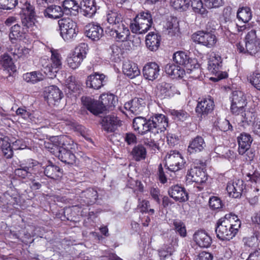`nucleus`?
I'll return each mask as SVG.
<instances>
[{
  "instance_id": "f257e3e1",
  "label": "nucleus",
  "mask_w": 260,
  "mask_h": 260,
  "mask_svg": "<svg viewBox=\"0 0 260 260\" xmlns=\"http://www.w3.org/2000/svg\"><path fill=\"white\" fill-rule=\"evenodd\" d=\"M45 147L63 163L73 165L76 157L74 150L76 146L73 140L67 135L52 137L50 142L45 143Z\"/></svg>"
},
{
  "instance_id": "f03ea898",
  "label": "nucleus",
  "mask_w": 260,
  "mask_h": 260,
  "mask_svg": "<svg viewBox=\"0 0 260 260\" xmlns=\"http://www.w3.org/2000/svg\"><path fill=\"white\" fill-rule=\"evenodd\" d=\"M35 12L32 6L29 5L24 10V15L21 17L22 27L18 24L12 26L10 30L9 38L12 43L17 40H22L26 38V34L32 30L35 25Z\"/></svg>"
},
{
  "instance_id": "7ed1b4c3",
  "label": "nucleus",
  "mask_w": 260,
  "mask_h": 260,
  "mask_svg": "<svg viewBox=\"0 0 260 260\" xmlns=\"http://www.w3.org/2000/svg\"><path fill=\"white\" fill-rule=\"evenodd\" d=\"M82 105L88 111L95 115L102 113L107 108L114 107L117 102V97L113 94H102L100 101H96L89 96H82L81 99Z\"/></svg>"
},
{
  "instance_id": "20e7f679",
  "label": "nucleus",
  "mask_w": 260,
  "mask_h": 260,
  "mask_svg": "<svg viewBox=\"0 0 260 260\" xmlns=\"http://www.w3.org/2000/svg\"><path fill=\"white\" fill-rule=\"evenodd\" d=\"M142 126L144 127L143 135L150 132L156 136L165 132L168 126V119L164 114H156L149 119L145 118V121L143 122Z\"/></svg>"
},
{
  "instance_id": "39448f33",
  "label": "nucleus",
  "mask_w": 260,
  "mask_h": 260,
  "mask_svg": "<svg viewBox=\"0 0 260 260\" xmlns=\"http://www.w3.org/2000/svg\"><path fill=\"white\" fill-rule=\"evenodd\" d=\"M152 24L151 13L149 11L141 12L131 21L130 28L133 33L145 34L150 29Z\"/></svg>"
},
{
  "instance_id": "423d86ee",
  "label": "nucleus",
  "mask_w": 260,
  "mask_h": 260,
  "mask_svg": "<svg viewBox=\"0 0 260 260\" xmlns=\"http://www.w3.org/2000/svg\"><path fill=\"white\" fill-rule=\"evenodd\" d=\"M60 35L66 41L75 38L79 32L77 24L70 18H65L58 21Z\"/></svg>"
},
{
  "instance_id": "0eeeda50",
  "label": "nucleus",
  "mask_w": 260,
  "mask_h": 260,
  "mask_svg": "<svg viewBox=\"0 0 260 260\" xmlns=\"http://www.w3.org/2000/svg\"><path fill=\"white\" fill-rule=\"evenodd\" d=\"M231 215H225L223 218L219 219L215 228L217 237L222 241L230 240L235 236V232L232 229Z\"/></svg>"
},
{
  "instance_id": "6e6552de",
  "label": "nucleus",
  "mask_w": 260,
  "mask_h": 260,
  "mask_svg": "<svg viewBox=\"0 0 260 260\" xmlns=\"http://www.w3.org/2000/svg\"><path fill=\"white\" fill-rule=\"evenodd\" d=\"M50 61L46 64L42 62L43 69L42 70L50 78L56 76V74L61 67V57L56 51H51Z\"/></svg>"
},
{
  "instance_id": "1a4fd4ad",
  "label": "nucleus",
  "mask_w": 260,
  "mask_h": 260,
  "mask_svg": "<svg viewBox=\"0 0 260 260\" xmlns=\"http://www.w3.org/2000/svg\"><path fill=\"white\" fill-rule=\"evenodd\" d=\"M185 162L181 154L176 150L170 151L166 156L165 167L168 171L175 173L182 169Z\"/></svg>"
},
{
  "instance_id": "9d476101",
  "label": "nucleus",
  "mask_w": 260,
  "mask_h": 260,
  "mask_svg": "<svg viewBox=\"0 0 260 260\" xmlns=\"http://www.w3.org/2000/svg\"><path fill=\"white\" fill-rule=\"evenodd\" d=\"M87 45L82 43L76 47L72 53L67 58L68 64L73 69L78 68L87 53Z\"/></svg>"
},
{
  "instance_id": "9b49d317",
  "label": "nucleus",
  "mask_w": 260,
  "mask_h": 260,
  "mask_svg": "<svg viewBox=\"0 0 260 260\" xmlns=\"http://www.w3.org/2000/svg\"><path fill=\"white\" fill-rule=\"evenodd\" d=\"M245 46L247 53L253 55L260 50V39L256 35V31L251 29L245 37Z\"/></svg>"
},
{
  "instance_id": "f8f14e48",
  "label": "nucleus",
  "mask_w": 260,
  "mask_h": 260,
  "mask_svg": "<svg viewBox=\"0 0 260 260\" xmlns=\"http://www.w3.org/2000/svg\"><path fill=\"white\" fill-rule=\"evenodd\" d=\"M39 167V162L35 160H28L26 164H21L19 168L15 170V174L22 178L29 179L35 174V171Z\"/></svg>"
},
{
  "instance_id": "ddd939ff",
  "label": "nucleus",
  "mask_w": 260,
  "mask_h": 260,
  "mask_svg": "<svg viewBox=\"0 0 260 260\" xmlns=\"http://www.w3.org/2000/svg\"><path fill=\"white\" fill-rule=\"evenodd\" d=\"M192 39L194 42L209 48L213 47L217 40L214 34L206 31H198L193 34Z\"/></svg>"
},
{
  "instance_id": "4468645a",
  "label": "nucleus",
  "mask_w": 260,
  "mask_h": 260,
  "mask_svg": "<svg viewBox=\"0 0 260 260\" xmlns=\"http://www.w3.org/2000/svg\"><path fill=\"white\" fill-rule=\"evenodd\" d=\"M174 61L177 63L183 65L187 70L192 71L193 69H198L200 64L197 59L191 58L187 54L183 51H178L174 54Z\"/></svg>"
},
{
  "instance_id": "2eb2a0df",
  "label": "nucleus",
  "mask_w": 260,
  "mask_h": 260,
  "mask_svg": "<svg viewBox=\"0 0 260 260\" xmlns=\"http://www.w3.org/2000/svg\"><path fill=\"white\" fill-rule=\"evenodd\" d=\"M246 97L243 92L241 91H234L231 97V112L235 114L239 115L245 106L246 105Z\"/></svg>"
},
{
  "instance_id": "dca6fc26",
  "label": "nucleus",
  "mask_w": 260,
  "mask_h": 260,
  "mask_svg": "<svg viewBox=\"0 0 260 260\" xmlns=\"http://www.w3.org/2000/svg\"><path fill=\"white\" fill-rule=\"evenodd\" d=\"M98 198L97 191L93 188H88L82 191L79 199L80 205H76L75 207L78 206L81 208L84 206L92 205L96 202Z\"/></svg>"
},
{
  "instance_id": "f3484780",
  "label": "nucleus",
  "mask_w": 260,
  "mask_h": 260,
  "mask_svg": "<svg viewBox=\"0 0 260 260\" xmlns=\"http://www.w3.org/2000/svg\"><path fill=\"white\" fill-rule=\"evenodd\" d=\"M245 187L242 180L235 179L228 183L226 189L230 197L238 198L242 196Z\"/></svg>"
},
{
  "instance_id": "a211bd4d",
  "label": "nucleus",
  "mask_w": 260,
  "mask_h": 260,
  "mask_svg": "<svg viewBox=\"0 0 260 260\" xmlns=\"http://www.w3.org/2000/svg\"><path fill=\"white\" fill-rule=\"evenodd\" d=\"M214 102L210 99H203L199 101L196 108L198 117L202 118L206 117L213 110Z\"/></svg>"
},
{
  "instance_id": "6ab92c4d",
  "label": "nucleus",
  "mask_w": 260,
  "mask_h": 260,
  "mask_svg": "<svg viewBox=\"0 0 260 260\" xmlns=\"http://www.w3.org/2000/svg\"><path fill=\"white\" fill-rule=\"evenodd\" d=\"M157 88L158 96L160 99L170 98L176 94H179L176 87L172 84L165 82L159 83Z\"/></svg>"
},
{
  "instance_id": "aec40b11",
  "label": "nucleus",
  "mask_w": 260,
  "mask_h": 260,
  "mask_svg": "<svg viewBox=\"0 0 260 260\" xmlns=\"http://www.w3.org/2000/svg\"><path fill=\"white\" fill-rule=\"evenodd\" d=\"M159 66L155 62L146 63L143 69V74L145 79L154 81L160 75Z\"/></svg>"
},
{
  "instance_id": "412c9836",
  "label": "nucleus",
  "mask_w": 260,
  "mask_h": 260,
  "mask_svg": "<svg viewBox=\"0 0 260 260\" xmlns=\"http://www.w3.org/2000/svg\"><path fill=\"white\" fill-rule=\"evenodd\" d=\"M146 103L144 99L135 98L124 104V108L135 115L142 113L145 109Z\"/></svg>"
},
{
  "instance_id": "4be33fe9",
  "label": "nucleus",
  "mask_w": 260,
  "mask_h": 260,
  "mask_svg": "<svg viewBox=\"0 0 260 260\" xmlns=\"http://www.w3.org/2000/svg\"><path fill=\"white\" fill-rule=\"evenodd\" d=\"M109 33L117 42L126 41L130 35L129 29L123 23L111 29Z\"/></svg>"
},
{
  "instance_id": "5701e85b",
  "label": "nucleus",
  "mask_w": 260,
  "mask_h": 260,
  "mask_svg": "<svg viewBox=\"0 0 260 260\" xmlns=\"http://www.w3.org/2000/svg\"><path fill=\"white\" fill-rule=\"evenodd\" d=\"M106 76L103 74L95 73L88 76L86 85L94 89H99L106 84Z\"/></svg>"
},
{
  "instance_id": "b1692460",
  "label": "nucleus",
  "mask_w": 260,
  "mask_h": 260,
  "mask_svg": "<svg viewBox=\"0 0 260 260\" xmlns=\"http://www.w3.org/2000/svg\"><path fill=\"white\" fill-rule=\"evenodd\" d=\"M187 176L192 182L200 184L206 182L208 178L206 172L201 168L197 167L191 168L188 171Z\"/></svg>"
},
{
  "instance_id": "393cba45",
  "label": "nucleus",
  "mask_w": 260,
  "mask_h": 260,
  "mask_svg": "<svg viewBox=\"0 0 260 260\" xmlns=\"http://www.w3.org/2000/svg\"><path fill=\"white\" fill-rule=\"evenodd\" d=\"M168 193L176 201L184 202L188 200V194L185 189L178 185L171 186L168 190Z\"/></svg>"
},
{
  "instance_id": "a878e982",
  "label": "nucleus",
  "mask_w": 260,
  "mask_h": 260,
  "mask_svg": "<svg viewBox=\"0 0 260 260\" xmlns=\"http://www.w3.org/2000/svg\"><path fill=\"white\" fill-rule=\"evenodd\" d=\"M101 124L103 129L107 133H113L120 126V121L114 115L104 116L102 120Z\"/></svg>"
},
{
  "instance_id": "bb28decb",
  "label": "nucleus",
  "mask_w": 260,
  "mask_h": 260,
  "mask_svg": "<svg viewBox=\"0 0 260 260\" xmlns=\"http://www.w3.org/2000/svg\"><path fill=\"white\" fill-rule=\"evenodd\" d=\"M86 36L93 41H98L103 35V29L98 24L90 23L85 26Z\"/></svg>"
},
{
  "instance_id": "cd10ccee",
  "label": "nucleus",
  "mask_w": 260,
  "mask_h": 260,
  "mask_svg": "<svg viewBox=\"0 0 260 260\" xmlns=\"http://www.w3.org/2000/svg\"><path fill=\"white\" fill-rule=\"evenodd\" d=\"M239 148L238 152L240 154L243 155L250 148L253 141L251 135L248 133H242L237 138Z\"/></svg>"
},
{
  "instance_id": "c85d7f7f",
  "label": "nucleus",
  "mask_w": 260,
  "mask_h": 260,
  "mask_svg": "<svg viewBox=\"0 0 260 260\" xmlns=\"http://www.w3.org/2000/svg\"><path fill=\"white\" fill-rule=\"evenodd\" d=\"M45 97L49 104L55 105L56 102L60 101L62 97V93L56 86H50L46 90Z\"/></svg>"
},
{
  "instance_id": "c756f323",
  "label": "nucleus",
  "mask_w": 260,
  "mask_h": 260,
  "mask_svg": "<svg viewBox=\"0 0 260 260\" xmlns=\"http://www.w3.org/2000/svg\"><path fill=\"white\" fill-rule=\"evenodd\" d=\"M44 173L48 178L54 180L60 178L63 175L62 170L50 161L48 162V165L45 168Z\"/></svg>"
},
{
  "instance_id": "7c9ffc66",
  "label": "nucleus",
  "mask_w": 260,
  "mask_h": 260,
  "mask_svg": "<svg viewBox=\"0 0 260 260\" xmlns=\"http://www.w3.org/2000/svg\"><path fill=\"white\" fill-rule=\"evenodd\" d=\"M80 8L81 13L88 17H92L96 11L95 0H82Z\"/></svg>"
},
{
  "instance_id": "2f4dec72",
  "label": "nucleus",
  "mask_w": 260,
  "mask_h": 260,
  "mask_svg": "<svg viewBox=\"0 0 260 260\" xmlns=\"http://www.w3.org/2000/svg\"><path fill=\"white\" fill-rule=\"evenodd\" d=\"M161 39L158 34L150 32L146 37V45L150 51H156L160 46Z\"/></svg>"
},
{
  "instance_id": "473e14b6",
  "label": "nucleus",
  "mask_w": 260,
  "mask_h": 260,
  "mask_svg": "<svg viewBox=\"0 0 260 260\" xmlns=\"http://www.w3.org/2000/svg\"><path fill=\"white\" fill-rule=\"evenodd\" d=\"M122 71L125 75L131 79H133L140 74L137 64L130 60H126L123 62Z\"/></svg>"
},
{
  "instance_id": "72a5a7b5",
  "label": "nucleus",
  "mask_w": 260,
  "mask_h": 260,
  "mask_svg": "<svg viewBox=\"0 0 260 260\" xmlns=\"http://www.w3.org/2000/svg\"><path fill=\"white\" fill-rule=\"evenodd\" d=\"M206 146L204 139L197 136L190 141L187 150L190 153L200 152L205 149Z\"/></svg>"
},
{
  "instance_id": "f704fd0d",
  "label": "nucleus",
  "mask_w": 260,
  "mask_h": 260,
  "mask_svg": "<svg viewBox=\"0 0 260 260\" xmlns=\"http://www.w3.org/2000/svg\"><path fill=\"white\" fill-rule=\"evenodd\" d=\"M193 239L201 247L207 248L211 243L210 237L204 231H198L193 235Z\"/></svg>"
},
{
  "instance_id": "c9c22d12",
  "label": "nucleus",
  "mask_w": 260,
  "mask_h": 260,
  "mask_svg": "<svg viewBox=\"0 0 260 260\" xmlns=\"http://www.w3.org/2000/svg\"><path fill=\"white\" fill-rule=\"evenodd\" d=\"M165 71L173 78H182L185 73L184 70L179 66L168 63L166 65Z\"/></svg>"
},
{
  "instance_id": "e433bc0d",
  "label": "nucleus",
  "mask_w": 260,
  "mask_h": 260,
  "mask_svg": "<svg viewBox=\"0 0 260 260\" xmlns=\"http://www.w3.org/2000/svg\"><path fill=\"white\" fill-rule=\"evenodd\" d=\"M106 20L110 24L115 27L123 23V17L118 11L111 10L107 13Z\"/></svg>"
},
{
  "instance_id": "4c0bfd02",
  "label": "nucleus",
  "mask_w": 260,
  "mask_h": 260,
  "mask_svg": "<svg viewBox=\"0 0 260 260\" xmlns=\"http://www.w3.org/2000/svg\"><path fill=\"white\" fill-rule=\"evenodd\" d=\"M63 12L61 7L56 5L48 6L44 10V14L46 17L57 19L63 15Z\"/></svg>"
},
{
  "instance_id": "58836bf2",
  "label": "nucleus",
  "mask_w": 260,
  "mask_h": 260,
  "mask_svg": "<svg viewBox=\"0 0 260 260\" xmlns=\"http://www.w3.org/2000/svg\"><path fill=\"white\" fill-rule=\"evenodd\" d=\"M222 59L219 55L211 57L208 61V69L213 74H216L221 69Z\"/></svg>"
},
{
  "instance_id": "ea45409f",
  "label": "nucleus",
  "mask_w": 260,
  "mask_h": 260,
  "mask_svg": "<svg viewBox=\"0 0 260 260\" xmlns=\"http://www.w3.org/2000/svg\"><path fill=\"white\" fill-rule=\"evenodd\" d=\"M131 155L135 160L141 161L146 157V149L142 144H138L133 148Z\"/></svg>"
},
{
  "instance_id": "a19ab883",
  "label": "nucleus",
  "mask_w": 260,
  "mask_h": 260,
  "mask_svg": "<svg viewBox=\"0 0 260 260\" xmlns=\"http://www.w3.org/2000/svg\"><path fill=\"white\" fill-rule=\"evenodd\" d=\"M237 17L244 23H247L251 19L252 13L249 7L240 8L237 13Z\"/></svg>"
},
{
  "instance_id": "79ce46f5",
  "label": "nucleus",
  "mask_w": 260,
  "mask_h": 260,
  "mask_svg": "<svg viewBox=\"0 0 260 260\" xmlns=\"http://www.w3.org/2000/svg\"><path fill=\"white\" fill-rule=\"evenodd\" d=\"M23 79L28 83L35 84L39 81L43 80L44 79V76L42 73L35 71L24 74L23 75Z\"/></svg>"
},
{
  "instance_id": "37998d69",
  "label": "nucleus",
  "mask_w": 260,
  "mask_h": 260,
  "mask_svg": "<svg viewBox=\"0 0 260 260\" xmlns=\"http://www.w3.org/2000/svg\"><path fill=\"white\" fill-rule=\"evenodd\" d=\"M241 114V125L243 127L250 125L255 119V114L250 111H244L240 112Z\"/></svg>"
},
{
  "instance_id": "c03bdc74",
  "label": "nucleus",
  "mask_w": 260,
  "mask_h": 260,
  "mask_svg": "<svg viewBox=\"0 0 260 260\" xmlns=\"http://www.w3.org/2000/svg\"><path fill=\"white\" fill-rule=\"evenodd\" d=\"M0 63L5 70L12 72L16 71V68L14 65L12 58L7 54H4L1 56Z\"/></svg>"
},
{
  "instance_id": "a18cd8bd",
  "label": "nucleus",
  "mask_w": 260,
  "mask_h": 260,
  "mask_svg": "<svg viewBox=\"0 0 260 260\" xmlns=\"http://www.w3.org/2000/svg\"><path fill=\"white\" fill-rule=\"evenodd\" d=\"M190 2L191 6L194 12L201 14L203 17L207 16L208 11L203 7V4L201 0H190Z\"/></svg>"
},
{
  "instance_id": "49530a36",
  "label": "nucleus",
  "mask_w": 260,
  "mask_h": 260,
  "mask_svg": "<svg viewBox=\"0 0 260 260\" xmlns=\"http://www.w3.org/2000/svg\"><path fill=\"white\" fill-rule=\"evenodd\" d=\"M172 222L173 228L175 232L182 237H186V230L184 222L178 219H174Z\"/></svg>"
},
{
  "instance_id": "de8ad7c7",
  "label": "nucleus",
  "mask_w": 260,
  "mask_h": 260,
  "mask_svg": "<svg viewBox=\"0 0 260 260\" xmlns=\"http://www.w3.org/2000/svg\"><path fill=\"white\" fill-rule=\"evenodd\" d=\"M169 113L175 120L183 121L189 117V114L183 110H170Z\"/></svg>"
},
{
  "instance_id": "09e8293b",
  "label": "nucleus",
  "mask_w": 260,
  "mask_h": 260,
  "mask_svg": "<svg viewBox=\"0 0 260 260\" xmlns=\"http://www.w3.org/2000/svg\"><path fill=\"white\" fill-rule=\"evenodd\" d=\"M4 156L7 158H10L13 155V149L11 146L10 143L8 142V140L4 141L0 146Z\"/></svg>"
},
{
  "instance_id": "8fccbe9b",
  "label": "nucleus",
  "mask_w": 260,
  "mask_h": 260,
  "mask_svg": "<svg viewBox=\"0 0 260 260\" xmlns=\"http://www.w3.org/2000/svg\"><path fill=\"white\" fill-rule=\"evenodd\" d=\"M144 121H145V118L141 116L135 117L133 121L134 129L142 135H143V130L144 129V127L142 126Z\"/></svg>"
},
{
  "instance_id": "3c124183",
  "label": "nucleus",
  "mask_w": 260,
  "mask_h": 260,
  "mask_svg": "<svg viewBox=\"0 0 260 260\" xmlns=\"http://www.w3.org/2000/svg\"><path fill=\"white\" fill-rule=\"evenodd\" d=\"M172 6L176 10H186L189 6L188 0H174L172 2Z\"/></svg>"
},
{
  "instance_id": "603ef678",
  "label": "nucleus",
  "mask_w": 260,
  "mask_h": 260,
  "mask_svg": "<svg viewBox=\"0 0 260 260\" xmlns=\"http://www.w3.org/2000/svg\"><path fill=\"white\" fill-rule=\"evenodd\" d=\"M228 215H231L230 218L231 221H231V228L233 232H235V235H236L241 226V221L238 219L237 216L235 214L230 213Z\"/></svg>"
},
{
  "instance_id": "864d4df0",
  "label": "nucleus",
  "mask_w": 260,
  "mask_h": 260,
  "mask_svg": "<svg viewBox=\"0 0 260 260\" xmlns=\"http://www.w3.org/2000/svg\"><path fill=\"white\" fill-rule=\"evenodd\" d=\"M18 0H0V9L10 10L15 7Z\"/></svg>"
},
{
  "instance_id": "5fc2aeb1",
  "label": "nucleus",
  "mask_w": 260,
  "mask_h": 260,
  "mask_svg": "<svg viewBox=\"0 0 260 260\" xmlns=\"http://www.w3.org/2000/svg\"><path fill=\"white\" fill-rule=\"evenodd\" d=\"M142 142L144 145L152 150L155 151L156 149H159L158 144L156 143L152 138L144 137L142 138Z\"/></svg>"
},
{
  "instance_id": "6e6d98bb",
  "label": "nucleus",
  "mask_w": 260,
  "mask_h": 260,
  "mask_svg": "<svg viewBox=\"0 0 260 260\" xmlns=\"http://www.w3.org/2000/svg\"><path fill=\"white\" fill-rule=\"evenodd\" d=\"M209 206L213 210H217L222 207L221 200L217 197L213 196L210 198L209 201Z\"/></svg>"
},
{
  "instance_id": "4d7b16f0",
  "label": "nucleus",
  "mask_w": 260,
  "mask_h": 260,
  "mask_svg": "<svg viewBox=\"0 0 260 260\" xmlns=\"http://www.w3.org/2000/svg\"><path fill=\"white\" fill-rule=\"evenodd\" d=\"M62 7L64 11L69 10V11L71 10H77L79 8L78 4L74 0H64Z\"/></svg>"
},
{
  "instance_id": "13d9d810",
  "label": "nucleus",
  "mask_w": 260,
  "mask_h": 260,
  "mask_svg": "<svg viewBox=\"0 0 260 260\" xmlns=\"http://www.w3.org/2000/svg\"><path fill=\"white\" fill-rule=\"evenodd\" d=\"M249 80L255 88L260 90V73H253L249 76Z\"/></svg>"
},
{
  "instance_id": "bf43d9fd",
  "label": "nucleus",
  "mask_w": 260,
  "mask_h": 260,
  "mask_svg": "<svg viewBox=\"0 0 260 260\" xmlns=\"http://www.w3.org/2000/svg\"><path fill=\"white\" fill-rule=\"evenodd\" d=\"M165 27L168 30L175 31L178 27V21L177 18L171 17L168 18Z\"/></svg>"
},
{
  "instance_id": "052dcab7",
  "label": "nucleus",
  "mask_w": 260,
  "mask_h": 260,
  "mask_svg": "<svg viewBox=\"0 0 260 260\" xmlns=\"http://www.w3.org/2000/svg\"><path fill=\"white\" fill-rule=\"evenodd\" d=\"M16 113L17 116H20L22 119L26 121L31 119V113L29 111H27L25 108H19L16 110Z\"/></svg>"
},
{
  "instance_id": "680f3d73",
  "label": "nucleus",
  "mask_w": 260,
  "mask_h": 260,
  "mask_svg": "<svg viewBox=\"0 0 260 260\" xmlns=\"http://www.w3.org/2000/svg\"><path fill=\"white\" fill-rule=\"evenodd\" d=\"M244 245L249 247H254L257 245V238L256 237L252 236L250 237H246L243 239Z\"/></svg>"
},
{
  "instance_id": "e2e57ef3",
  "label": "nucleus",
  "mask_w": 260,
  "mask_h": 260,
  "mask_svg": "<svg viewBox=\"0 0 260 260\" xmlns=\"http://www.w3.org/2000/svg\"><path fill=\"white\" fill-rule=\"evenodd\" d=\"M223 4V0H205V5L208 9L213 8H218L222 6Z\"/></svg>"
},
{
  "instance_id": "0e129e2a",
  "label": "nucleus",
  "mask_w": 260,
  "mask_h": 260,
  "mask_svg": "<svg viewBox=\"0 0 260 260\" xmlns=\"http://www.w3.org/2000/svg\"><path fill=\"white\" fill-rule=\"evenodd\" d=\"M150 206L149 202L146 200H138V208L140 209V212L147 213L148 212V207Z\"/></svg>"
},
{
  "instance_id": "69168bd1",
  "label": "nucleus",
  "mask_w": 260,
  "mask_h": 260,
  "mask_svg": "<svg viewBox=\"0 0 260 260\" xmlns=\"http://www.w3.org/2000/svg\"><path fill=\"white\" fill-rule=\"evenodd\" d=\"M166 173H168V171L165 172L162 165L160 164L158 167L157 175L159 180L163 184L166 183L167 181Z\"/></svg>"
},
{
  "instance_id": "338daca9",
  "label": "nucleus",
  "mask_w": 260,
  "mask_h": 260,
  "mask_svg": "<svg viewBox=\"0 0 260 260\" xmlns=\"http://www.w3.org/2000/svg\"><path fill=\"white\" fill-rule=\"evenodd\" d=\"M219 128L223 132H226L229 130H233V126L230 123L229 121L226 119H224L220 122H218Z\"/></svg>"
},
{
  "instance_id": "774afa93",
  "label": "nucleus",
  "mask_w": 260,
  "mask_h": 260,
  "mask_svg": "<svg viewBox=\"0 0 260 260\" xmlns=\"http://www.w3.org/2000/svg\"><path fill=\"white\" fill-rule=\"evenodd\" d=\"M124 141L128 145H133L137 143V138L134 134L127 133L125 135Z\"/></svg>"
}]
</instances>
